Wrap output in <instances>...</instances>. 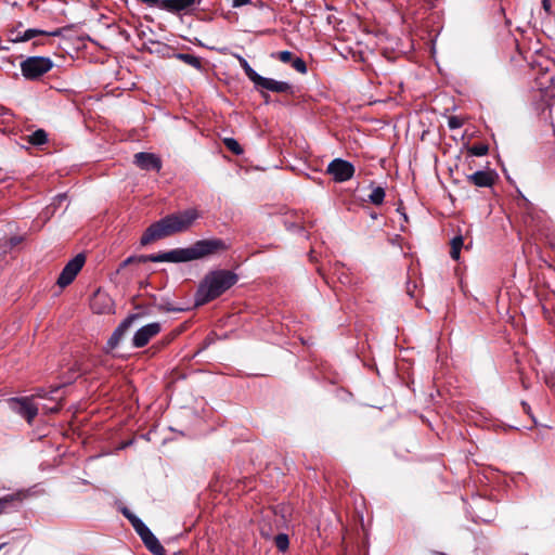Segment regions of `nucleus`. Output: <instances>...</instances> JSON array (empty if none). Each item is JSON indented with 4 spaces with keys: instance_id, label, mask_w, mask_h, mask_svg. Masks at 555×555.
<instances>
[{
    "instance_id": "1",
    "label": "nucleus",
    "mask_w": 555,
    "mask_h": 555,
    "mask_svg": "<svg viewBox=\"0 0 555 555\" xmlns=\"http://www.w3.org/2000/svg\"><path fill=\"white\" fill-rule=\"evenodd\" d=\"M224 244L220 240L198 241L189 248H178L158 255L138 256L127 258L121 267H126L132 262H186L211 255L219 249H223Z\"/></svg>"
},
{
    "instance_id": "2",
    "label": "nucleus",
    "mask_w": 555,
    "mask_h": 555,
    "mask_svg": "<svg viewBox=\"0 0 555 555\" xmlns=\"http://www.w3.org/2000/svg\"><path fill=\"white\" fill-rule=\"evenodd\" d=\"M198 218L199 212L195 208L168 215L146 229L141 237V244L147 245L156 240L185 232Z\"/></svg>"
},
{
    "instance_id": "3",
    "label": "nucleus",
    "mask_w": 555,
    "mask_h": 555,
    "mask_svg": "<svg viewBox=\"0 0 555 555\" xmlns=\"http://www.w3.org/2000/svg\"><path fill=\"white\" fill-rule=\"evenodd\" d=\"M237 281V276L227 270H218L208 273L201 282L195 295V305H205L232 287Z\"/></svg>"
},
{
    "instance_id": "4",
    "label": "nucleus",
    "mask_w": 555,
    "mask_h": 555,
    "mask_svg": "<svg viewBox=\"0 0 555 555\" xmlns=\"http://www.w3.org/2000/svg\"><path fill=\"white\" fill-rule=\"evenodd\" d=\"M53 62L44 56H30L21 63V70L26 79L35 80L48 73Z\"/></svg>"
},
{
    "instance_id": "5",
    "label": "nucleus",
    "mask_w": 555,
    "mask_h": 555,
    "mask_svg": "<svg viewBox=\"0 0 555 555\" xmlns=\"http://www.w3.org/2000/svg\"><path fill=\"white\" fill-rule=\"evenodd\" d=\"M10 409L26 418L28 423L37 416L39 405L34 402V397L12 398L9 400Z\"/></svg>"
},
{
    "instance_id": "6",
    "label": "nucleus",
    "mask_w": 555,
    "mask_h": 555,
    "mask_svg": "<svg viewBox=\"0 0 555 555\" xmlns=\"http://www.w3.org/2000/svg\"><path fill=\"white\" fill-rule=\"evenodd\" d=\"M85 263V256L79 254L75 258H73L62 270L57 285L60 287H65L69 285L81 270Z\"/></svg>"
},
{
    "instance_id": "7",
    "label": "nucleus",
    "mask_w": 555,
    "mask_h": 555,
    "mask_svg": "<svg viewBox=\"0 0 555 555\" xmlns=\"http://www.w3.org/2000/svg\"><path fill=\"white\" fill-rule=\"evenodd\" d=\"M327 172L333 176L337 182H344L352 178L354 167L347 160L336 158L330 163Z\"/></svg>"
},
{
    "instance_id": "8",
    "label": "nucleus",
    "mask_w": 555,
    "mask_h": 555,
    "mask_svg": "<svg viewBox=\"0 0 555 555\" xmlns=\"http://www.w3.org/2000/svg\"><path fill=\"white\" fill-rule=\"evenodd\" d=\"M162 330V325L158 322H153L139 328L132 339V344L135 348H142L149 344V341L155 337Z\"/></svg>"
},
{
    "instance_id": "9",
    "label": "nucleus",
    "mask_w": 555,
    "mask_h": 555,
    "mask_svg": "<svg viewBox=\"0 0 555 555\" xmlns=\"http://www.w3.org/2000/svg\"><path fill=\"white\" fill-rule=\"evenodd\" d=\"M133 163L142 170L159 171L162 169V159L154 153H137Z\"/></svg>"
},
{
    "instance_id": "10",
    "label": "nucleus",
    "mask_w": 555,
    "mask_h": 555,
    "mask_svg": "<svg viewBox=\"0 0 555 555\" xmlns=\"http://www.w3.org/2000/svg\"><path fill=\"white\" fill-rule=\"evenodd\" d=\"M254 85L258 89H264L272 92L283 93L291 90V85L285 81H278L272 78H266L260 75L254 80Z\"/></svg>"
},
{
    "instance_id": "11",
    "label": "nucleus",
    "mask_w": 555,
    "mask_h": 555,
    "mask_svg": "<svg viewBox=\"0 0 555 555\" xmlns=\"http://www.w3.org/2000/svg\"><path fill=\"white\" fill-rule=\"evenodd\" d=\"M555 85V74L547 68H541V72L535 77L537 88L545 95H553L551 88Z\"/></svg>"
},
{
    "instance_id": "12",
    "label": "nucleus",
    "mask_w": 555,
    "mask_h": 555,
    "mask_svg": "<svg viewBox=\"0 0 555 555\" xmlns=\"http://www.w3.org/2000/svg\"><path fill=\"white\" fill-rule=\"evenodd\" d=\"M138 318V314H132L128 317L126 320H124L118 327L113 332L112 336L109 337L107 341V349L112 350L118 346L120 340L122 339L125 333L130 327L132 322Z\"/></svg>"
},
{
    "instance_id": "13",
    "label": "nucleus",
    "mask_w": 555,
    "mask_h": 555,
    "mask_svg": "<svg viewBox=\"0 0 555 555\" xmlns=\"http://www.w3.org/2000/svg\"><path fill=\"white\" fill-rule=\"evenodd\" d=\"M138 534L151 553L154 555H164V547L147 527L141 528V531Z\"/></svg>"
},
{
    "instance_id": "14",
    "label": "nucleus",
    "mask_w": 555,
    "mask_h": 555,
    "mask_svg": "<svg viewBox=\"0 0 555 555\" xmlns=\"http://www.w3.org/2000/svg\"><path fill=\"white\" fill-rule=\"evenodd\" d=\"M496 175L491 171H476L467 177L468 181L477 186L486 188L491 186L494 183Z\"/></svg>"
},
{
    "instance_id": "15",
    "label": "nucleus",
    "mask_w": 555,
    "mask_h": 555,
    "mask_svg": "<svg viewBox=\"0 0 555 555\" xmlns=\"http://www.w3.org/2000/svg\"><path fill=\"white\" fill-rule=\"evenodd\" d=\"M198 0H163L162 8L171 12L184 11L193 7Z\"/></svg>"
},
{
    "instance_id": "16",
    "label": "nucleus",
    "mask_w": 555,
    "mask_h": 555,
    "mask_svg": "<svg viewBox=\"0 0 555 555\" xmlns=\"http://www.w3.org/2000/svg\"><path fill=\"white\" fill-rule=\"evenodd\" d=\"M92 308L99 313L109 312L112 300L107 295L98 293L92 301Z\"/></svg>"
},
{
    "instance_id": "17",
    "label": "nucleus",
    "mask_w": 555,
    "mask_h": 555,
    "mask_svg": "<svg viewBox=\"0 0 555 555\" xmlns=\"http://www.w3.org/2000/svg\"><path fill=\"white\" fill-rule=\"evenodd\" d=\"M463 244H464V240L461 235L453 237V240L451 241L450 256L453 260L460 259V253L463 247Z\"/></svg>"
},
{
    "instance_id": "18",
    "label": "nucleus",
    "mask_w": 555,
    "mask_h": 555,
    "mask_svg": "<svg viewBox=\"0 0 555 555\" xmlns=\"http://www.w3.org/2000/svg\"><path fill=\"white\" fill-rule=\"evenodd\" d=\"M234 56L238 61L241 67L244 69L246 76L254 82L259 74L250 67L248 62L242 55L234 54Z\"/></svg>"
},
{
    "instance_id": "19",
    "label": "nucleus",
    "mask_w": 555,
    "mask_h": 555,
    "mask_svg": "<svg viewBox=\"0 0 555 555\" xmlns=\"http://www.w3.org/2000/svg\"><path fill=\"white\" fill-rule=\"evenodd\" d=\"M44 34H46V31H43V30L30 28V29H27L26 31H24L22 37H13L11 39V41L12 42H24V41H28V40L35 38L38 35H44Z\"/></svg>"
},
{
    "instance_id": "20",
    "label": "nucleus",
    "mask_w": 555,
    "mask_h": 555,
    "mask_svg": "<svg viewBox=\"0 0 555 555\" xmlns=\"http://www.w3.org/2000/svg\"><path fill=\"white\" fill-rule=\"evenodd\" d=\"M178 59L194 68L199 69L202 67L201 59L193 54L181 53L178 55Z\"/></svg>"
},
{
    "instance_id": "21",
    "label": "nucleus",
    "mask_w": 555,
    "mask_h": 555,
    "mask_svg": "<svg viewBox=\"0 0 555 555\" xmlns=\"http://www.w3.org/2000/svg\"><path fill=\"white\" fill-rule=\"evenodd\" d=\"M369 198L374 205H380L385 198V190L380 186L374 188L369 195Z\"/></svg>"
},
{
    "instance_id": "22",
    "label": "nucleus",
    "mask_w": 555,
    "mask_h": 555,
    "mask_svg": "<svg viewBox=\"0 0 555 555\" xmlns=\"http://www.w3.org/2000/svg\"><path fill=\"white\" fill-rule=\"evenodd\" d=\"M124 515L130 520L137 533L141 531V528H145V524L135 515L131 514L129 511L125 509Z\"/></svg>"
},
{
    "instance_id": "23",
    "label": "nucleus",
    "mask_w": 555,
    "mask_h": 555,
    "mask_svg": "<svg viewBox=\"0 0 555 555\" xmlns=\"http://www.w3.org/2000/svg\"><path fill=\"white\" fill-rule=\"evenodd\" d=\"M30 143L41 145L47 142V133L43 130H37L30 135Z\"/></svg>"
},
{
    "instance_id": "24",
    "label": "nucleus",
    "mask_w": 555,
    "mask_h": 555,
    "mask_svg": "<svg viewBox=\"0 0 555 555\" xmlns=\"http://www.w3.org/2000/svg\"><path fill=\"white\" fill-rule=\"evenodd\" d=\"M224 144L225 146L231 151L233 152L234 154L236 155H240L243 153V149L241 147V145L238 144V142L233 139V138H225L224 139Z\"/></svg>"
},
{
    "instance_id": "25",
    "label": "nucleus",
    "mask_w": 555,
    "mask_h": 555,
    "mask_svg": "<svg viewBox=\"0 0 555 555\" xmlns=\"http://www.w3.org/2000/svg\"><path fill=\"white\" fill-rule=\"evenodd\" d=\"M275 545L281 552H285L288 548L289 540L287 534L281 533L275 537Z\"/></svg>"
},
{
    "instance_id": "26",
    "label": "nucleus",
    "mask_w": 555,
    "mask_h": 555,
    "mask_svg": "<svg viewBox=\"0 0 555 555\" xmlns=\"http://www.w3.org/2000/svg\"><path fill=\"white\" fill-rule=\"evenodd\" d=\"M469 153L475 156H483L488 153V146L486 144H475L469 147Z\"/></svg>"
},
{
    "instance_id": "27",
    "label": "nucleus",
    "mask_w": 555,
    "mask_h": 555,
    "mask_svg": "<svg viewBox=\"0 0 555 555\" xmlns=\"http://www.w3.org/2000/svg\"><path fill=\"white\" fill-rule=\"evenodd\" d=\"M292 66L298 72V73H301V74H305L307 72V66H306V63L304 60H301L300 57H297L295 60H293L292 62Z\"/></svg>"
},
{
    "instance_id": "28",
    "label": "nucleus",
    "mask_w": 555,
    "mask_h": 555,
    "mask_svg": "<svg viewBox=\"0 0 555 555\" xmlns=\"http://www.w3.org/2000/svg\"><path fill=\"white\" fill-rule=\"evenodd\" d=\"M15 499L14 495H7L0 499V515L5 511L8 505Z\"/></svg>"
},
{
    "instance_id": "29",
    "label": "nucleus",
    "mask_w": 555,
    "mask_h": 555,
    "mask_svg": "<svg viewBox=\"0 0 555 555\" xmlns=\"http://www.w3.org/2000/svg\"><path fill=\"white\" fill-rule=\"evenodd\" d=\"M278 57L283 63H288L293 59V53L289 51H281L278 53Z\"/></svg>"
},
{
    "instance_id": "30",
    "label": "nucleus",
    "mask_w": 555,
    "mask_h": 555,
    "mask_svg": "<svg viewBox=\"0 0 555 555\" xmlns=\"http://www.w3.org/2000/svg\"><path fill=\"white\" fill-rule=\"evenodd\" d=\"M548 116L551 119V124H552L553 128L555 129V102L548 104Z\"/></svg>"
},
{
    "instance_id": "31",
    "label": "nucleus",
    "mask_w": 555,
    "mask_h": 555,
    "mask_svg": "<svg viewBox=\"0 0 555 555\" xmlns=\"http://www.w3.org/2000/svg\"><path fill=\"white\" fill-rule=\"evenodd\" d=\"M448 124L451 129H456L462 126V121L457 117H450Z\"/></svg>"
},
{
    "instance_id": "32",
    "label": "nucleus",
    "mask_w": 555,
    "mask_h": 555,
    "mask_svg": "<svg viewBox=\"0 0 555 555\" xmlns=\"http://www.w3.org/2000/svg\"><path fill=\"white\" fill-rule=\"evenodd\" d=\"M41 409L46 413H56L60 410V404L55 403L53 406H42Z\"/></svg>"
},
{
    "instance_id": "33",
    "label": "nucleus",
    "mask_w": 555,
    "mask_h": 555,
    "mask_svg": "<svg viewBox=\"0 0 555 555\" xmlns=\"http://www.w3.org/2000/svg\"><path fill=\"white\" fill-rule=\"evenodd\" d=\"M250 2V0H233V7L238 8L242 5H246Z\"/></svg>"
},
{
    "instance_id": "34",
    "label": "nucleus",
    "mask_w": 555,
    "mask_h": 555,
    "mask_svg": "<svg viewBox=\"0 0 555 555\" xmlns=\"http://www.w3.org/2000/svg\"><path fill=\"white\" fill-rule=\"evenodd\" d=\"M542 4H543V9H544L546 12H550V9H551V2H550V0H542Z\"/></svg>"
},
{
    "instance_id": "35",
    "label": "nucleus",
    "mask_w": 555,
    "mask_h": 555,
    "mask_svg": "<svg viewBox=\"0 0 555 555\" xmlns=\"http://www.w3.org/2000/svg\"><path fill=\"white\" fill-rule=\"evenodd\" d=\"M20 242H21V237H16V236H14V237H11V238H10V244H11V246H15V245H17Z\"/></svg>"
},
{
    "instance_id": "36",
    "label": "nucleus",
    "mask_w": 555,
    "mask_h": 555,
    "mask_svg": "<svg viewBox=\"0 0 555 555\" xmlns=\"http://www.w3.org/2000/svg\"><path fill=\"white\" fill-rule=\"evenodd\" d=\"M7 114H9V111L7 108L0 106V117L5 116Z\"/></svg>"
},
{
    "instance_id": "37",
    "label": "nucleus",
    "mask_w": 555,
    "mask_h": 555,
    "mask_svg": "<svg viewBox=\"0 0 555 555\" xmlns=\"http://www.w3.org/2000/svg\"><path fill=\"white\" fill-rule=\"evenodd\" d=\"M141 1L144 3H147V4H154V3L158 2V0H141Z\"/></svg>"
},
{
    "instance_id": "38",
    "label": "nucleus",
    "mask_w": 555,
    "mask_h": 555,
    "mask_svg": "<svg viewBox=\"0 0 555 555\" xmlns=\"http://www.w3.org/2000/svg\"><path fill=\"white\" fill-rule=\"evenodd\" d=\"M13 37H22V35H20V33H16V31L12 30V31H11V39H12Z\"/></svg>"
},
{
    "instance_id": "39",
    "label": "nucleus",
    "mask_w": 555,
    "mask_h": 555,
    "mask_svg": "<svg viewBox=\"0 0 555 555\" xmlns=\"http://www.w3.org/2000/svg\"><path fill=\"white\" fill-rule=\"evenodd\" d=\"M64 198H65V195H60V196H59V199H60V201H62V199H64Z\"/></svg>"
},
{
    "instance_id": "40",
    "label": "nucleus",
    "mask_w": 555,
    "mask_h": 555,
    "mask_svg": "<svg viewBox=\"0 0 555 555\" xmlns=\"http://www.w3.org/2000/svg\"><path fill=\"white\" fill-rule=\"evenodd\" d=\"M37 396H38V397H43V393L38 392V393H37Z\"/></svg>"
}]
</instances>
